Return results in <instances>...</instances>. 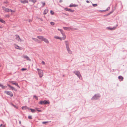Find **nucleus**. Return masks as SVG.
Returning a JSON list of instances; mask_svg holds the SVG:
<instances>
[{
    "label": "nucleus",
    "mask_w": 127,
    "mask_h": 127,
    "mask_svg": "<svg viewBox=\"0 0 127 127\" xmlns=\"http://www.w3.org/2000/svg\"><path fill=\"white\" fill-rule=\"evenodd\" d=\"M65 43L67 50L68 51V53L70 54H72V52L70 50V48H69V43L67 41H65Z\"/></svg>",
    "instance_id": "obj_1"
},
{
    "label": "nucleus",
    "mask_w": 127,
    "mask_h": 127,
    "mask_svg": "<svg viewBox=\"0 0 127 127\" xmlns=\"http://www.w3.org/2000/svg\"><path fill=\"white\" fill-rule=\"evenodd\" d=\"M63 37H59L58 36H55L54 38L57 39H59L61 40H64L65 39L66 36L65 35H62Z\"/></svg>",
    "instance_id": "obj_2"
},
{
    "label": "nucleus",
    "mask_w": 127,
    "mask_h": 127,
    "mask_svg": "<svg viewBox=\"0 0 127 127\" xmlns=\"http://www.w3.org/2000/svg\"><path fill=\"white\" fill-rule=\"evenodd\" d=\"M37 69L38 71V74L39 77L41 78V77L43 75V73L42 70L41 69L38 68H37Z\"/></svg>",
    "instance_id": "obj_3"
},
{
    "label": "nucleus",
    "mask_w": 127,
    "mask_h": 127,
    "mask_svg": "<svg viewBox=\"0 0 127 127\" xmlns=\"http://www.w3.org/2000/svg\"><path fill=\"white\" fill-rule=\"evenodd\" d=\"M39 104H48L49 103V102L48 101L44 100L41 101L39 102Z\"/></svg>",
    "instance_id": "obj_4"
},
{
    "label": "nucleus",
    "mask_w": 127,
    "mask_h": 127,
    "mask_svg": "<svg viewBox=\"0 0 127 127\" xmlns=\"http://www.w3.org/2000/svg\"><path fill=\"white\" fill-rule=\"evenodd\" d=\"M117 25L116 26L114 27L113 28H111L110 27H108L106 28L107 30H115L117 26Z\"/></svg>",
    "instance_id": "obj_5"
},
{
    "label": "nucleus",
    "mask_w": 127,
    "mask_h": 127,
    "mask_svg": "<svg viewBox=\"0 0 127 127\" xmlns=\"http://www.w3.org/2000/svg\"><path fill=\"white\" fill-rule=\"evenodd\" d=\"M74 73L77 75L78 77L80 78V77L81 75L80 74L79 72L78 71H74Z\"/></svg>",
    "instance_id": "obj_6"
},
{
    "label": "nucleus",
    "mask_w": 127,
    "mask_h": 127,
    "mask_svg": "<svg viewBox=\"0 0 127 127\" xmlns=\"http://www.w3.org/2000/svg\"><path fill=\"white\" fill-rule=\"evenodd\" d=\"M16 39L17 40L21 42V39L19 35H16Z\"/></svg>",
    "instance_id": "obj_7"
},
{
    "label": "nucleus",
    "mask_w": 127,
    "mask_h": 127,
    "mask_svg": "<svg viewBox=\"0 0 127 127\" xmlns=\"http://www.w3.org/2000/svg\"><path fill=\"white\" fill-rule=\"evenodd\" d=\"M64 9L66 11H69L71 12H74V10H72L70 9H69L66 8H65Z\"/></svg>",
    "instance_id": "obj_8"
},
{
    "label": "nucleus",
    "mask_w": 127,
    "mask_h": 127,
    "mask_svg": "<svg viewBox=\"0 0 127 127\" xmlns=\"http://www.w3.org/2000/svg\"><path fill=\"white\" fill-rule=\"evenodd\" d=\"M37 38L40 40L41 41H43L44 37L42 36H37Z\"/></svg>",
    "instance_id": "obj_9"
},
{
    "label": "nucleus",
    "mask_w": 127,
    "mask_h": 127,
    "mask_svg": "<svg viewBox=\"0 0 127 127\" xmlns=\"http://www.w3.org/2000/svg\"><path fill=\"white\" fill-rule=\"evenodd\" d=\"M14 47L16 49H19V50L22 49V48H21L20 47L18 46L17 45L15 44L14 45Z\"/></svg>",
    "instance_id": "obj_10"
},
{
    "label": "nucleus",
    "mask_w": 127,
    "mask_h": 127,
    "mask_svg": "<svg viewBox=\"0 0 127 127\" xmlns=\"http://www.w3.org/2000/svg\"><path fill=\"white\" fill-rule=\"evenodd\" d=\"M20 2L23 4H25L26 3H28V0H21Z\"/></svg>",
    "instance_id": "obj_11"
},
{
    "label": "nucleus",
    "mask_w": 127,
    "mask_h": 127,
    "mask_svg": "<svg viewBox=\"0 0 127 127\" xmlns=\"http://www.w3.org/2000/svg\"><path fill=\"white\" fill-rule=\"evenodd\" d=\"M63 28L65 30L67 31H69L72 29L71 28L69 27H64Z\"/></svg>",
    "instance_id": "obj_12"
},
{
    "label": "nucleus",
    "mask_w": 127,
    "mask_h": 127,
    "mask_svg": "<svg viewBox=\"0 0 127 127\" xmlns=\"http://www.w3.org/2000/svg\"><path fill=\"white\" fill-rule=\"evenodd\" d=\"M0 87H1L2 89H5L7 87V86H4L3 85L1 84H0Z\"/></svg>",
    "instance_id": "obj_13"
},
{
    "label": "nucleus",
    "mask_w": 127,
    "mask_h": 127,
    "mask_svg": "<svg viewBox=\"0 0 127 127\" xmlns=\"http://www.w3.org/2000/svg\"><path fill=\"white\" fill-rule=\"evenodd\" d=\"M43 41L45 42L46 43H49V42L48 39L45 38L44 37Z\"/></svg>",
    "instance_id": "obj_14"
},
{
    "label": "nucleus",
    "mask_w": 127,
    "mask_h": 127,
    "mask_svg": "<svg viewBox=\"0 0 127 127\" xmlns=\"http://www.w3.org/2000/svg\"><path fill=\"white\" fill-rule=\"evenodd\" d=\"M78 6V5L76 4H70L69 6L70 7H77Z\"/></svg>",
    "instance_id": "obj_15"
},
{
    "label": "nucleus",
    "mask_w": 127,
    "mask_h": 127,
    "mask_svg": "<svg viewBox=\"0 0 127 127\" xmlns=\"http://www.w3.org/2000/svg\"><path fill=\"white\" fill-rule=\"evenodd\" d=\"M24 58L26 59L27 60L31 61L30 59L26 55L24 56H23Z\"/></svg>",
    "instance_id": "obj_16"
},
{
    "label": "nucleus",
    "mask_w": 127,
    "mask_h": 127,
    "mask_svg": "<svg viewBox=\"0 0 127 127\" xmlns=\"http://www.w3.org/2000/svg\"><path fill=\"white\" fill-rule=\"evenodd\" d=\"M22 108L23 110H25L26 109H28L29 110V108H28L26 106H23L22 107Z\"/></svg>",
    "instance_id": "obj_17"
},
{
    "label": "nucleus",
    "mask_w": 127,
    "mask_h": 127,
    "mask_svg": "<svg viewBox=\"0 0 127 127\" xmlns=\"http://www.w3.org/2000/svg\"><path fill=\"white\" fill-rule=\"evenodd\" d=\"M8 87H9L12 90H14L15 91H17V90L14 87L11 86L9 85H8Z\"/></svg>",
    "instance_id": "obj_18"
},
{
    "label": "nucleus",
    "mask_w": 127,
    "mask_h": 127,
    "mask_svg": "<svg viewBox=\"0 0 127 127\" xmlns=\"http://www.w3.org/2000/svg\"><path fill=\"white\" fill-rule=\"evenodd\" d=\"M32 39L33 40L35 41L36 42H38V43H40V42L36 38H32Z\"/></svg>",
    "instance_id": "obj_19"
},
{
    "label": "nucleus",
    "mask_w": 127,
    "mask_h": 127,
    "mask_svg": "<svg viewBox=\"0 0 127 127\" xmlns=\"http://www.w3.org/2000/svg\"><path fill=\"white\" fill-rule=\"evenodd\" d=\"M58 30L60 31L62 35H65L64 33L63 32V31L62 30L58 29Z\"/></svg>",
    "instance_id": "obj_20"
},
{
    "label": "nucleus",
    "mask_w": 127,
    "mask_h": 127,
    "mask_svg": "<svg viewBox=\"0 0 127 127\" xmlns=\"http://www.w3.org/2000/svg\"><path fill=\"white\" fill-rule=\"evenodd\" d=\"M0 22H1L2 23H3L4 24H5V21L3 20V19L0 18Z\"/></svg>",
    "instance_id": "obj_21"
},
{
    "label": "nucleus",
    "mask_w": 127,
    "mask_h": 127,
    "mask_svg": "<svg viewBox=\"0 0 127 127\" xmlns=\"http://www.w3.org/2000/svg\"><path fill=\"white\" fill-rule=\"evenodd\" d=\"M48 11V10L47 9H45V10L44 11V12H43V14H46Z\"/></svg>",
    "instance_id": "obj_22"
},
{
    "label": "nucleus",
    "mask_w": 127,
    "mask_h": 127,
    "mask_svg": "<svg viewBox=\"0 0 127 127\" xmlns=\"http://www.w3.org/2000/svg\"><path fill=\"white\" fill-rule=\"evenodd\" d=\"M118 78L121 80H122L123 79V77L121 76H120L118 77Z\"/></svg>",
    "instance_id": "obj_23"
},
{
    "label": "nucleus",
    "mask_w": 127,
    "mask_h": 127,
    "mask_svg": "<svg viewBox=\"0 0 127 127\" xmlns=\"http://www.w3.org/2000/svg\"><path fill=\"white\" fill-rule=\"evenodd\" d=\"M8 13L11 12V14H12V13L14 12V11L12 10L11 9H8Z\"/></svg>",
    "instance_id": "obj_24"
},
{
    "label": "nucleus",
    "mask_w": 127,
    "mask_h": 127,
    "mask_svg": "<svg viewBox=\"0 0 127 127\" xmlns=\"http://www.w3.org/2000/svg\"><path fill=\"white\" fill-rule=\"evenodd\" d=\"M2 8L6 12L8 11V10L7 8H6L5 7H2Z\"/></svg>",
    "instance_id": "obj_25"
},
{
    "label": "nucleus",
    "mask_w": 127,
    "mask_h": 127,
    "mask_svg": "<svg viewBox=\"0 0 127 127\" xmlns=\"http://www.w3.org/2000/svg\"><path fill=\"white\" fill-rule=\"evenodd\" d=\"M8 95H10L11 96H13V94L10 92H8Z\"/></svg>",
    "instance_id": "obj_26"
},
{
    "label": "nucleus",
    "mask_w": 127,
    "mask_h": 127,
    "mask_svg": "<svg viewBox=\"0 0 127 127\" xmlns=\"http://www.w3.org/2000/svg\"><path fill=\"white\" fill-rule=\"evenodd\" d=\"M29 109L31 110L32 112V113H34L35 112V110L34 109H32L31 108H29Z\"/></svg>",
    "instance_id": "obj_27"
},
{
    "label": "nucleus",
    "mask_w": 127,
    "mask_h": 127,
    "mask_svg": "<svg viewBox=\"0 0 127 127\" xmlns=\"http://www.w3.org/2000/svg\"><path fill=\"white\" fill-rule=\"evenodd\" d=\"M14 85H15L16 86H17L18 88H20V87H19V86L18 85V84L17 83H16L15 82H14Z\"/></svg>",
    "instance_id": "obj_28"
},
{
    "label": "nucleus",
    "mask_w": 127,
    "mask_h": 127,
    "mask_svg": "<svg viewBox=\"0 0 127 127\" xmlns=\"http://www.w3.org/2000/svg\"><path fill=\"white\" fill-rule=\"evenodd\" d=\"M10 104L13 106L14 107L16 108H17V109L18 108V107L17 106H15L12 103H11Z\"/></svg>",
    "instance_id": "obj_29"
},
{
    "label": "nucleus",
    "mask_w": 127,
    "mask_h": 127,
    "mask_svg": "<svg viewBox=\"0 0 127 127\" xmlns=\"http://www.w3.org/2000/svg\"><path fill=\"white\" fill-rule=\"evenodd\" d=\"M36 1V0H32V2L34 3H35Z\"/></svg>",
    "instance_id": "obj_30"
},
{
    "label": "nucleus",
    "mask_w": 127,
    "mask_h": 127,
    "mask_svg": "<svg viewBox=\"0 0 127 127\" xmlns=\"http://www.w3.org/2000/svg\"><path fill=\"white\" fill-rule=\"evenodd\" d=\"M50 23L51 25L53 26L55 24V23L54 22H51Z\"/></svg>",
    "instance_id": "obj_31"
},
{
    "label": "nucleus",
    "mask_w": 127,
    "mask_h": 127,
    "mask_svg": "<svg viewBox=\"0 0 127 127\" xmlns=\"http://www.w3.org/2000/svg\"><path fill=\"white\" fill-rule=\"evenodd\" d=\"M50 13L52 15H53L54 14V12L52 10H51Z\"/></svg>",
    "instance_id": "obj_32"
},
{
    "label": "nucleus",
    "mask_w": 127,
    "mask_h": 127,
    "mask_svg": "<svg viewBox=\"0 0 127 127\" xmlns=\"http://www.w3.org/2000/svg\"><path fill=\"white\" fill-rule=\"evenodd\" d=\"M27 69V68H23L21 69V70L22 71H24V70H26Z\"/></svg>",
    "instance_id": "obj_33"
},
{
    "label": "nucleus",
    "mask_w": 127,
    "mask_h": 127,
    "mask_svg": "<svg viewBox=\"0 0 127 127\" xmlns=\"http://www.w3.org/2000/svg\"><path fill=\"white\" fill-rule=\"evenodd\" d=\"M97 4H93V6L94 7H95L97 6Z\"/></svg>",
    "instance_id": "obj_34"
},
{
    "label": "nucleus",
    "mask_w": 127,
    "mask_h": 127,
    "mask_svg": "<svg viewBox=\"0 0 127 127\" xmlns=\"http://www.w3.org/2000/svg\"><path fill=\"white\" fill-rule=\"evenodd\" d=\"M28 118L30 119H32V116H29L28 117Z\"/></svg>",
    "instance_id": "obj_35"
},
{
    "label": "nucleus",
    "mask_w": 127,
    "mask_h": 127,
    "mask_svg": "<svg viewBox=\"0 0 127 127\" xmlns=\"http://www.w3.org/2000/svg\"><path fill=\"white\" fill-rule=\"evenodd\" d=\"M36 110L37 111H38V112H41V110H38V109L37 108H36Z\"/></svg>",
    "instance_id": "obj_36"
},
{
    "label": "nucleus",
    "mask_w": 127,
    "mask_h": 127,
    "mask_svg": "<svg viewBox=\"0 0 127 127\" xmlns=\"http://www.w3.org/2000/svg\"><path fill=\"white\" fill-rule=\"evenodd\" d=\"M10 82L12 83V84L14 85V81H10Z\"/></svg>",
    "instance_id": "obj_37"
},
{
    "label": "nucleus",
    "mask_w": 127,
    "mask_h": 127,
    "mask_svg": "<svg viewBox=\"0 0 127 127\" xmlns=\"http://www.w3.org/2000/svg\"><path fill=\"white\" fill-rule=\"evenodd\" d=\"M41 64H42L44 65L45 64V63L44 62L42 61L41 62Z\"/></svg>",
    "instance_id": "obj_38"
},
{
    "label": "nucleus",
    "mask_w": 127,
    "mask_h": 127,
    "mask_svg": "<svg viewBox=\"0 0 127 127\" xmlns=\"http://www.w3.org/2000/svg\"><path fill=\"white\" fill-rule=\"evenodd\" d=\"M43 4V6H44L45 5V2H42Z\"/></svg>",
    "instance_id": "obj_39"
},
{
    "label": "nucleus",
    "mask_w": 127,
    "mask_h": 127,
    "mask_svg": "<svg viewBox=\"0 0 127 127\" xmlns=\"http://www.w3.org/2000/svg\"><path fill=\"white\" fill-rule=\"evenodd\" d=\"M4 92L7 94L8 95V91H5Z\"/></svg>",
    "instance_id": "obj_40"
},
{
    "label": "nucleus",
    "mask_w": 127,
    "mask_h": 127,
    "mask_svg": "<svg viewBox=\"0 0 127 127\" xmlns=\"http://www.w3.org/2000/svg\"><path fill=\"white\" fill-rule=\"evenodd\" d=\"M47 122H42V123L43 124H45V123H47Z\"/></svg>",
    "instance_id": "obj_41"
},
{
    "label": "nucleus",
    "mask_w": 127,
    "mask_h": 127,
    "mask_svg": "<svg viewBox=\"0 0 127 127\" xmlns=\"http://www.w3.org/2000/svg\"><path fill=\"white\" fill-rule=\"evenodd\" d=\"M32 20L31 19H29V22H32Z\"/></svg>",
    "instance_id": "obj_42"
},
{
    "label": "nucleus",
    "mask_w": 127,
    "mask_h": 127,
    "mask_svg": "<svg viewBox=\"0 0 127 127\" xmlns=\"http://www.w3.org/2000/svg\"><path fill=\"white\" fill-rule=\"evenodd\" d=\"M86 2L87 3H89V1H88V0H87Z\"/></svg>",
    "instance_id": "obj_43"
},
{
    "label": "nucleus",
    "mask_w": 127,
    "mask_h": 127,
    "mask_svg": "<svg viewBox=\"0 0 127 127\" xmlns=\"http://www.w3.org/2000/svg\"><path fill=\"white\" fill-rule=\"evenodd\" d=\"M2 126V124H1L0 125V127H1V126Z\"/></svg>",
    "instance_id": "obj_44"
},
{
    "label": "nucleus",
    "mask_w": 127,
    "mask_h": 127,
    "mask_svg": "<svg viewBox=\"0 0 127 127\" xmlns=\"http://www.w3.org/2000/svg\"><path fill=\"white\" fill-rule=\"evenodd\" d=\"M110 13H108V14H107V16H108V15H110Z\"/></svg>",
    "instance_id": "obj_45"
},
{
    "label": "nucleus",
    "mask_w": 127,
    "mask_h": 127,
    "mask_svg": "<svg viewBox=\"0 0 127 127\" xmlns=\"http://www.w3.org/2000/svg\"><path fill=\"white\" fill-rule=\"evenodd\" d=\"M34 97H35V98L36 99H37V97L36 96H34Z\"/></svg>",
    "instance_id": "obj_46"
},
{
    "label": "nucleus",
    "mask_w": 127,
    "mask_h": 127,
    "mask_svg": "<svg viewBox=\"0 0 127 127\" xmlns=\"http://www.w3.org/2000/svg\"><path fill=\"white\" fill-rule=\"evenodd\" d=\"M2 28V27L0 26V29H1Z\"/></svg>",
    "instance_id": "obj_47"
},
{
    "label": "nucleus",
    "mask_w": 127,
    "mask_h": 127,
    "mask_svg": "<svg viewBox=\"0 0 127 127\" xmlns=\"http://www.w3.org/2000/svg\"><path fill=\"white\" fill-rule=\"evenodd\" d=\"M19 123H20V124H21V121H19Z\"/></svg>",
    "instance_id": "obj_48"
},
{
    "label": "nucleus",
    "mask_w": 127,
    "mask_h": 127,
    "mask_svg": "<svg viewBox=\"0 0 127 127\" xmlns=\"http://www.w3.org/2000/svg\"><path fill=\"white\" fill-rule=\"evenodd\" d=\"M40 20H41V21H43V20H42V19H40Z\"/></svg>",
    "instance_id": "obj_49"
},
{
    "label": "nucleus",
    "mask_w": 127,
    "mask_h": 127,
    "mask_svg": "<svg viewBox=\"0 0 127 127\" xmlns=\"http://www.w3.org/2000/svg\"><path fill=\"white\" fill-rule=\"evenodd\" d=\"M29 1L31 2H32V0H29Z\"/></svg>",
    "instance_id": "obj_50"
},
{
    "label": "nucleus",
    "mask_w": 127,
    "mask_h": 127,
    "mask_svg": "<svg viewBox=\"0 0 127 127\" xmlns=\"http://www.w3.org/2000/svg\"><path fill=\"white\" fill-rule=\"evenodd\" d=\"M3 127H5V126H4H4H3Z\"/></svg>",
    "instance_id": "obj_51"
},
{
    "label": "nucleus",
    "mask_w": 127,
    "mask_h": 127,
    "mask_svg": "<svg viewBox=\"0 0 127 127\" xmlns=\"http://www.w3.org/2000/svg\"><path fill=\"white\" fill-rule=\"evenodd\" d=\"M1 48L0 47V48Z\"/></svg>",
    "instance_id": "obj_52"
}]
</instances>
